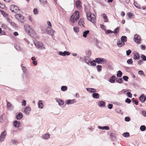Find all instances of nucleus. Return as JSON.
<instances>
[{
	"mask_svg": "<svg viewBox=\"0 0 146 146\" xmlns=\"http://www.w3.org/2000/svg\"><path fill=\"white\" fill-rule=\"evenodd\" d=\"M25 30L32 37L34 38L36 35L35 32L31 28L30 26L28 25H26L24 26Z\"/></svg>",
	"mask_w": 146,
	"mask_h": 146,
	"instance_id": "nucleus-1",
	"label": "nucleus"
},
{
	"mask_svg": "<svg viewBox=\"0 0 146 146\" xmlns=\"http://www.w3.org/2000/svg\"><path fill=\"white\" fill-rule=\"evenodd\" d=\"M79 12L78 11H76L70 17L71 22L74 23L79 18Z\"/></svg>",
	"mask_w": 146,
	"mask_h": 146,
	"instance_id": "nucleus-2",
	"label": "nucleus"
},
{
	"mask_svg": "<svg viewBox=\"0 0 146 146\" xmlns=\"http://www.w3.org/2000/svg\"><path fill=\"white\" fill-rule=\"evenodd\" d=\"M47 24L48 27L46 29V31L48 34L52 36H53L54 35L55 31L51 28L52 26L50 22L49 21H47Z\"/></svg>",
	"mask_w": 146,
	"mask_h": 146,
	"instance_id": "nucleus-3",
	"label": "nucleus"
},
{
	"mask_svg": "<svg viewBox=\"0 0 146 146\" xmlns=\"http://www.w3.org/2000/svg\"><path fill=\"white\" fill-rule=\"evenodd\" d=\"M86 15L87 19L88 20L91 21L93 23L96 22V17L94 14L88 12L86 13Z\"/></svg>",
	"mask_w": 146,
	"mask_h": 146,
	"instance_id": "nucleus-4",
	"label": "nucleus"
},
{
	"mask_svg": "<svg viewBox=\"0 0 146 146\" xmlns=\"http://www.w3.org/2000/svg\"><path fill=\"white\" fill-rule=\"evenodd\" d=\"M34 44L36 47L39 49L43 50L45 49L42 44L39 41L35 40L34 42Z\"/></svg>",
	"mask_w": 146,
	"mask_h": 146,
	"instance_id": "nucleus-5",
	"label": "nucleus"
},
{
	"mask_svg": "<svg viewBox=\"0 0 146 146\" xmlns=\"http://www.w3.org/2000/svg\"><path fill=\"white\" fill-rule=\"evenodd\" d=\"M10 9L11 11L14 13H16L19 11V8L16 6L14 5H11L10 7Z\"/></svg>",
	"mask_w": 146,
	"mask_h": 146,
	"instance_id": "nucleus-6",
	"label": "nucleus"
},
{
	"mask_svg": "<svg viewBox=\"0 0 146 146\" xmlns=\"http://www.w3.org/2000/svg\"><path fill=\"white\" fill-rule=\"evenodd\" d=\"M96 62L98 64H104L107 62L106 59L104 58H99L95 59Z\"/></svg>",
	"mask_w": 146,
	"mask_h": 146,
	"instance_id": "nucleus-7",
	"label": "nucleus"
},
{
	"mask_svg": "<svg viewBox=\"0 0 146 146\" xmlns=\"http://www.w3.org/2000/svg\"><path fill=\"white\" fill-rule=\"evenodd\" d=\"M7 135V131L5 130L3 131L0 135V141L2 142L4 141L5 137Z\"/></svg>",
	"mask_w": 146,
	"mask_h": 146,
	"instance_id": "nucleus-8",
	"label": "nucleus"
},
{
	"mask_svg": "<svg viewBox=\"0 0 146 146\" xmlns=\"http://www.w3.org/2000/svg\"><path fill=\"white\" fill-rule=\"evenodd\" d=\"M31 108L29 106H26L24 110V112L27 115L29 114L31 111Z\"/></svg>",
	"mask_w": 146,
	"mask_h": 146,
	"instance_id": "nucleus-9",
	"label": "nucleus"
},
{
	"mask_svg": "<svg viewBox=\"0 0 146 146\" xmlns=\"http://www.w3.org/2000/svg\"><path fill=\"white\" fill-rule=\"evenodd\" d=\"M135 41L137 43H139L141 39L140 36L137 34H135L134 36Z\"/></svg>",
	"mask_w": 146,
	"mask_h": 146,
	"instance_id": "nucleus-10",
	"label": "nucleus"
},
{
	"mask_svg": "<svg viewBox=\"0 0 146 146\" xmlns=\"http://www.w3.org/2000/svg\"><path fill=\"white\" fill-rule=\"evenodd\" d=\"M58 54L60 55L65 56L66 55L67 56L70 55V53L68 52L65 51H64L63 52H58Z\"/></svg>",
	"mask_w": 146,
	"mask_h": 146,
	"instance_id": "nucleus-11",
	"label": "nucleus"
},
{
	"mask_svg": "<svg viewBox=\"0 0 146 146\" xmlns=\"http://www.w3.org/2000/svg\"><path fill=\"white\" fill-rule=\"evenodd\" d=\"M125 43L123 42L120 39L117 40V45L119 47H121L125 45Z\"/></svg>",
	"mask_w": 146,
	"mask_h": 146,
	"instance_id": "nucleus-12",
	"label": "nucleus"
},
{
	"mask_svg": "<svg viewBox=\"0 0 146 146\" xmlns=\"http://www.w3.org/2000/svg\"><path fill=\"white\" fill-rule=\"evenodd\" d=\"M134 54L133 59L135 60L139 59L140 56L139 54L137 52H135L133 53Z\"/></svg>",
	"mask_w": 146,
	"mask_h": 146,
	"instance_id": "nucleus-13",
	"label": "nucleus"
},
{
	"mask_svg": "<svg viewBox=\"0 0 146 146\" xmlns=\"http://www.w3.org/2000/svg\"><path fill=\"white\" fill-rule=\"evenodd\" d=\"M75 99L67 100L66 101V103L67 104H71L75 103Z\"/></svg>",
	"mask_w": 146,
	"mask_h": 146,
	"instance_id": "nucleus-14",
	"label": "nucleus"
},
{
	"mask_svg": "<svg viewBox=\"0 0 146 146\" xmlns=\"http://www.w3.org/2000/svg\"><path fill=\"white\" fill-rule=\"evenodd\" d=\"M13 124L14 126L16 127H19L21 125L20 123L17 120L14 121Z\"/></svg>",
	"mask_w": 146,
	"mask_h": 146,
	"instance_id": "nucleus-15",
	"label": "nucleus"
},
{
	"mask_svg": "<svg viewBox=\"0 0 146 146\" xmlns=\"http://www.w3.org/2000/svg\"><path fill=\"white\" fill-rule=\"evenodd\" d=\"M102 16L104 19L105 22H109V20L108 18V17L106 14L103 13L102 14Z\"/></svg>",
	"mask_w": 146,
	"mask_h": 146,
	"instance_id": "nucleus-16",
	"label": "nucleus"
},
{
	"mask_svg": "<svg viewBox=\"0 0 146 146\" xmlns=\"http://www.w3.org/2000/svg\"><path fill=\"white\" fill-rule=\"evenodd\" d=\"M146 99V98L143 94H142L139 98V100L142 102H144Z\"/></svg>",
	"mask_w": 146,
	"mask_h": 146,
	"instance_id": "nucleus-17",
	"label": "nucleus"
},
{
	"mask_svg": "<svg viewBox=\"0 0 146 146\" xmlns=\"http://www.w3.org/2000/svg\"><path fill=\"white\" fill-rule=\"evenodd\" d=\"M55 100L57 102L58 104V105L60 106H61V105H62L63 104H64V102L62 101V100L58 99V98H56L55 99Z\"/></svg>",
	"mask_w": 146,
	"mask_h": 146,
	"instance_id": "nucleus-18",
	"label": "nucleus"
},
{
	"mask_svg": "<svg viewBox=\"0 0 146 146\" xmlns=\"http://www.w3.org/2000/svg\"><path fill=\"white\" fill-rule=\"evenodd\" d=\"M86 89V90L89 92L93 93L96 92V90L94 88H87Z\"/></svg>",
	"mask_w": 146,
	"mask_h": 146,
	"instance_id": "nucleus-19",
	"label": "nucleus"
},
{
	"mask_svg": "<svg viewBox=\"0 0 146 146\" xmlns=\"http://www.w3.org/2000/svg\"><path fill=\"white\" fill-rule=\"evenodd\" d=\"M50 135L48 133L45 134L42 136L43 139L45 140H46L49 139L50 138Z\"/></svg>",
	"mask_w": 146,
	"mask_h": 146,
	"instance_id": "nucleus-20",
	"label": "nucleus"
},
{
	"mask_svg": "<svg viewBox=\"0 0 146 146\" xmlns=\"http://www.w3.org/2000/svg\"><path fill=\"white\" fill-rule=\"evenodd\" d=\"M98 105L100 107H104L105 105V102L103 101H100L98 102Z\"/></svg>",
	"mask_w": 146,
	"mask_h": 146,
	"instance_id": "nucleus-21",
	"label": "nucleus"
},
{
	"mask_svg": "<svg viewBox=\"0 0 146 146\" xmlns=\"http://www.w3.org/2000/svg\"><path fill=\"white\" fill-rule=\"evenodd\" d=\"M23 117V114L21 113H19L17 115L16 118L17 119L20 120Z\"/></svg>",
	"mask_w": 146,
	"mask_h": 146,
	"instance_id": "nucleus-22",
	"label": "nucleus"
},
{
	"mask_svg": "<svg viewBox=\"0 0 146 146\" xmlns=\"http://www.w3.org/2000/svg\"><path fill=\"white\" fill-rule=\"evenodd\" d=\"M38 107L40 109H42L43 108V105L42 102L41 100H39L38 102Z\"/></svg>",
	"mask_w": 146,
	"mask_h": 146,
	"instance_id": "nucleus-23",
	"label": "nucleus"
},
{
	"mask_svg": "<svg viewBox=\"0 0 146 146\" xmlns=\"http://www.w3.org/2000/svg\"><path fill=\"white\" fill-rule=\"evenodd\" d=\"M115 79V76H112L109 80V81L111 83H113Z\"/></svg>",
	"mask_w": 146,
	"mask_h": 146,
	"instance_id": "nucleus-24",
	"label": "nucleus"
},
{
	"mask_svg": "<svg viewBox=\"0 0 146 146\" xmlns=\"http://www.w3.org/2000/svg\"><path fill=\"white\" fill-rule=\"evenodd\" d=\"M127 37L125 36H122L121 38V40L123 42H127Z\"/></svg>",
	"mask_w": 146,
	"mask_h": 146,
	"instance_id": "nucleus-25",
	"label": "nucleus"
},
{
	"mask_svg": "<svg viewBox=\"0 0 146 146\" xmlns=\"http://www.w3.org/2000/svg\"><path fill=\"white\" fill-rule=\"evenodd\" d=\"M83 21L82 19H80L79 21L78 25L79 26L82 27H84V26L83 24Z\"/></svg>",
	"mask_w": 146,
	"mask_h": 146,
	"instance_id": "nucleus-26",
	"label": "nucleus"
},
{
	"mask_svg": "<svg viewBox=\"0 0 146 146\" xmlns=\"http://www.w3.org/2000/svg\"><path fill=\"white\" fill-rule=\"evenodd\" d=\"M75 5L77 8H80L81 7V2L79 1H78L75 3Z\"/></svg>",
	"mask_w": 146,
	"mask_h": 146,
	"instance_id": "nucleus-27",
	"label": "nucleus"
},
{
	"mask_svg": "<svg viewBox=\"0 0 146 146\" xmlns=\"http://www.w3.org/2000/svg\"><path fill=\"white\" fill-rule=\"evenodd\" d=\"M89 32L90 31L89 30L84 31L83 33V37L86 38L87 36V35L89 33Z\"/></svg>",
	"mask_w": 146,
	"mask_h": 146,
	"instance_id": "nucleus-28",
	"label": "nucleus"
},
{
	"mask_svg": "<svg viewBox=\"0 0 146 146\" xmlns=\"http://www.w3.org/2000/svg\"><path fill=\"white\" fill-rule=\"evenodd\" d=\"M98 127L99 129H102L108 130L109 129V127L108 126L101 127L99 126H98Z\"/></svg>",
	"mask_w": 146,
	"mask_h": 146,
	"instance_id": "nucleus-29",
	"label": "nucleus"
},
{
	"mask_svg": "<svg viewBox=\"0 0 146 146\" xmlns=\"http://www.w3.org/2000/svg\"><path fill=\"white\" fill-rule=\"evenodd\" d=\"M93 97L96 99H98L99 98L100 96L97 93H94L92 94Z\"/></svg>",
	"mask_w": 146,
	"mask_h": 146,
	"instance_id": "nucleus-30",
	"label": "nucleus"
},
{
	"mask_svg": "<svg viewBox=\"0 0 146 146\" xmlns=\"http://www.w3.org/2000/svg\"><path fill=\"white\" fill-rule=\"evenodd\" d=\"M85 62L88 64H90V62L91 61L90 59L88 57H86L85 58Z\"/></svg>",
	"mask_w": 146,
	"mask_h": 146,
	"instance_id": "nucleus-31",
	"label": "nucleus"
},
{
	"mask_svg": "<svg viewBox=\"0 0 146 146\" xmlns=\"http://www.w3.org/2000/svg\"><path fill=\"white\" fill-rule=\"evenodd\" d=\"M115 80L117 82L120 84H121L122 83L123 80L122 78H119L117 77L116 78Z\"/></svg>",
	"mask_w": 146,
	"mask_h": 146,
	"instance_id": "nucleus-32",
	"label": "nucleus"
},
{
	"mask_svg": "<svg viewBox=\"0 0 146 146\" xmlns=\"http://www.w3.org/2000/svg\"><path fill=\"white\" fill-rule=\"evenodd\" d=\"M96 60H93L90 62L89 65L91 66H96Z\"/></svg>",
	"mask_w": 146,
	"mask_h": 146,
	"instance_id": "nucleus-33",
	"label": "nucleus"
},
{
	"mask_svg": "<svg viewBox=\"0 0 146 146\" xmlns=\"http://www.w3.org/2000/svg\"><path fill=\"white\" fill-rule=\"evenodd\" d=\"M19 21L21 23L23 22L24 21V17L21 15Z\"/></svg>",
	"mask_w": 146,
	"mask_h": 146,
	"instance_id": "nucleus-34",
	"label": "nucleus"
},
{
	"mask_svg": "<svg viewBox=\"0 0 146 146\" xmlns=\"http://www.w3.org/2000/svg\"><path fill=\"white\" fill-rule=\"evenodd\" d=\"M122 75V72L120 70H119L118 71L117 73V77H121Z\"/></svg>",
	"mask_w": 146,
	"mask_h": 146,
	"instance_id": "nucleus-35",
	"label": "nucleus"
},
{
	"mask_svg": "<svg viewBox=\"0 0 146 146\" xmlns=\"http://www.w3.org/2000/svg\"><path fill=\"white\" fill-rule=\"evenodd\" d=\"M110 136V137H111L112 139H114L115 138V134L114 133H111Z\"/></svg>",
	"mask_w": 146,
	"mask_h": 146,
	"instance_id": "nucleus-36",
	"label": "nucleus"
},
{
	"mask_svg": "<svg viewBox=\"0 0 146 146\" xmlns=\"http://www.w3.org/2000/svg\"><path fill=\"white\" fill-rule=\"evenodd\" d=\"M146 127L145 125H142L140 127V129L142 131H144L145 130Z\"/></svg>",
	"mask_w": 146,
	"mask_h": 146,
	"instance_id": "nucleus-37",
	"label": "nucleus"
},
{
	"mask_svg": "<svg viewBox=\"0 0 146 146\" xmlns=\"http://www.w3.org/2000/svg\"><path fill=\"white\" fill-rule=\"evenodd\" d=\"M122 135L125 137H127L129 136V134L128 132H125L123 133Z\"/></svg>",
	"mask_w": 146,
	"mask_h": 146,
	"instance_id": "nucleus-38",
	"label": "nucleus"
},
{
	"mask_svg": "<svg viewBox=\"0 0 146 146\" xmlns=\"http://www.w3.org/2000/svg\"><path fill=\"white\" fill-rule=\"evenodd\" d=\"M67 89V87L66 86H63L61 87V90L63 91H66Z\"/></svg>",
	"mask_w": 146,
	"mask_h": 146,
	"instance_id": "nucleus-39",
	"label": "nucleus"
},
{
	"mask_svg": "<svg viewBox=\"0 0 146 146\" xmlns=\"http://www.w3.org/2000/svg\"><path fill=\"white\" fill-rule=\"evenodd\" d=\"M74 30L76 33H78L79 31V28L77 27H74L73 28Z\"/></svg>",
	"mask_w": 146,
	"mask_h": 146,
	"instance_id": "nucleus-40",
	"label": "nucleus"
},
{
	"mask_svg": "<svg viewBox=\"0 0 146 146\" xmlns=\"http://www.w3.org/2000/svg\"><path fill=\"white\" fill-rule=\"evenodd\" d=\"M102 66L101 65H98L97 66V70L98 72H100L102 70Z\"/></svg>",
	"mask_w": 146,
	"mask_h": 146,
	"instance_id": "nucleus-41",
	"label": "nucleus"
},
{
	"mask_svg": "<svg viewBox=\"0 0 146 146\" xmlns=\"http://www.w3.org/2000/svg\"><path fill=\"white\" fill-rule=\"evenodd\" d=\"M28 18L30 22H32L33 24L34 22L33 19L30 16H28Z\"/></svg>",
	"mask_w": 146,
	"mask_h": 146,
	"instance_id": "nucleus-42",
	"label": "nucleus"
},
{
	"mask_svg": "<svg viewBox=\"0 0 146 146\" xmlns=\"http://www.w3.org/2000/svg\"><path fill=\"white\" fill-rule=\"evenodd\" d=\"M21 15L19 14H18L15 15V17L16 19L19 20V19H20V17H21Z\"/></svg>",
	"mask_w": 146,
	"mask_h": 146,
	"instance_id": "nucleus-43",
	"label": "nucleus"
},
{
	"mask_svg": "<svg viewBox=\"0 0 146 146\" xmlns=\"http://www.w3.org/2000/svg\"><path fill=\"white\" fill-rule=\"evenodd\" d=\"M126 95L129 98H131L132 97V94L130 92H127L126 93Z\"/></svg>",
	"mask_w": 146,
	"mask_h": 146,
	"instance_id": "nucleus-44",
	"label": "nucleus"
},
{
	"mask_svg": "<svg viewBox=\"0 0 146 146\" xmlns=\"http://www.w3.org/2000/svg\"><path fill=\"white\" fill-rule=\"evenodd\" d=\"M134 5L136 7L139 9L140 8V6L139 4H138L137 2H134Z\"/></svg>",
	"mask_w": 146,
	"mask_h": 146,
	"instance_id": "nucleus-45",
	"label": "nucleus"
},
{
	"mask_svg": "<svg viewBox=\"0 0 146 146\" xmlns=\"http://www.w3.org/2000/svg\"><path fill=\"white\" fill-rule=\"evenodd\" d=\"M132 60L131 58L128 60L127 61V63L128 64H132Z\"/></svg>",
	"mask_w": 146,
	"mask_h": 146,
	"instance_id": "nucleus-46",
	"label": "nucleus"
},
{
	"mask_svg": "<svg viewBox=\"0 0 146 146\" xmlns=\"http://www.w3.org/2000/svg\"><path fill=\"white\" fill-rule=\"evenodd\" d=\"M26 105V101L25 100H23L21 102V105L22 106H25Z\"/></svg>",
	"mask_w": 146,
	"mask_h": 146,
	"instance_id": "nucleus-47",
	"label": "nucleus"
},
{
	"mask_svg": "<svg viewBox=\"0 0 146 146\" xmlns=\"http://www.w3.org/2000/svg\"><path fill=\"white\" fill-rule=\"evenodd\" d=\"M129 18L131 19L132 18L133 16V14L132 13H128L127 14Z\"/></svg>",
	"mask_w": 146,
	"mask_h": 146,
	"instance_id": "nucleus-48",
	"label": "nucleus"
},
{
	"mask_svg": "<svg viewBox=\"0 0 146 146\" xmlns=\"http://www.w3.org/2000/svg\"><path fill=\"white\" fill-rule=\"evenodd\" d=\"M119 27H117L115 29V30H114V31H113V33H115V34L117 33L118 31H119Z\"/></svg>",
	"mask_w": 146,
	"mask_h": 146,
	"instance_id": "nucleus-49",
	"label": "nucleus"
},
{
	"mask_svg": "<svg viewBox=\"0 0 146 146\" xmlns=\"http://www.w3.org/2000/svg\"><path fill=\"white\" fill-rule=\"evenodd\" d=\"M105 33L106 34H108L113 33V31L109 30H107L105 31Z\"/></svg>",
	"mask_w": 146,
	"mask_h": 146,
	"instance_id": "nucleus-50",
	"label": "nucleus"
},
{
	"mask_svg": "<svg viewBox=\"0 0 146 146\" xmlns=\"http://www.w3.org/2000/svg\"><path fill=\"white\" fill-rule=\"evenodd\" d=\"M141 57L142 59L143 60H146V57L145 55L143 54H141Z\"/></svg>",
	"mask_w": 146,
	"mask_h": 146,
	"instance_id": "nucleus-51",
	"label": "nucleus"
},
{
	"mask_svg": "<svg viewBox=\"0 0 146 146\" xmlns=\"http://www.w3.org/2000/svg\"><path fill=\"white\" fill-rule=\"evenodd\" d=\"M123 79L125 80V81L127 82L128 81V77L127 76H124L123 77Z\"/></svg>",
	"mask_w": 146,
	"mask_h": 146,
	"instance_id": "nucleus-52",
	"label": "nucleus"
},
{
	"mask_svg": "<svg viewBox=\"0 0 146 146\" xmlns=\"http://www.w3.org/2000/svg\"><path fill=\"white\" fill-rule=\"evenodd\" d=\"M39 1L43 4H46L47 2L46 0H39Z\"/></svg>",
	"mask_w": 146,
	"mask_h": 146,
	"instance_id": "nucleus-53",
	"label": "nucleus"
},
{
	"mask_svg": "<svg viewBox=\"0 0 146 146\" xmlns=\"http://www.w3.org/2000/svg\"><path fill=\"white\" fill-rule=\"evenodd\" d=\"M131 50L129 49L126 51V54L127 56H129L130 54L131 53Z\"/></svg>",
	"mask_w": 146,
	"mask_h": 146,
	"instance_id": "nucleus-54",
	"label": "nucleus"
},
{
	"mask_svg": "<svg viewBox=\"0 0 146 146\" xmlns=\"http://www.w3.org/2000/svg\"><path fill=\"white\" fill-rule=\"evenodd\" d=\"M0 34H1V35H5V32L4 31H2L1 28H0Z\"/></svg>",
	"mask_w": 146,
	"mask_h": 146,
	"instance_id": "nucleus-55",
	"label": "nucleus"
},
{
	"mask_svg": "<svg viewBox=\"0 0 146 146\" xmlns=\"http://www.w3.org/2000/svg\"><path fill=\"white\" fill-rule=\"evenodd\" d=\"M1 27L3 29H6L7 28V26L5 24H3L1 26Z\"/></svg>",
	"mask_w": 146,
	"mask_h": 146,
	"instance_id": "nucleus-56",
	"label": "nucleus"
},
{
	"mask_svg": "<svg viewBox=\"0 0 146 146\" xmlns=\"http://www.w3.org/2000/svg\"><path fill=\"white\" fill-rule=\"evenodd\" d=\"M113 105L111 104H109L108 106V108L111 109L112 108Z\"/></svg>",
	"mask_w": 146,
	"mask_h": 146,
	"instance_id": "nucleus-57",
	"label": "nucleus"
},
{
	"mask_svg": "<svg viewBox=\"0 0 146 146\" xmlns=\"http://www.w3.org/2000/svg\"><path fill=\"white\" fill-rule=\"evenodd\" d=\"M125 120L126 121H129L130 120V119L128 117H126L125 118Z\"/></svg>",
	"mask_w": 146,
	"mask_h": 146,
	"instance_id": "nucleus-58",
	"label": "nucleus"
},
{
	"mask_svg": "<svg viewBox=\"0 0 146 146\" xmlns=\"http://www.w3.org/2000/svg\"><path fill=\"white\" fill-rule=\"evenodd\" d=\"M125 102H126L127 103L129 104L131 103V100L129 98H127L125 100Z\"/></svg>",
	"mask_w": 146,
	"mask_h": 146,
	"instance_id": "nucleus-59",
	"label": "nucleus"
},
{
	"mask_svg": "<svg viewBox=\"0 0 146 146\" xmlns=\"http://www.w3.org/2000/svg\"><path fill=\"white\" fill-rule=\"evenodd\" d=\"M140 47L142 50H145L146 49V47L145 45H141L140 46Z\"/></svg>",
	"mask_w": 146,
	"mask_h": 146,
	"instance_id": "nucleus-60",
	"label": "nucleus"
},
{
	"mask_svg": "<svg viewBox=\"0 0 146 146\" xmlns=\"http://www.w3.org/2000/svg\"><path fill=\"white\" fill-rule=\"evenodd\" d=\"M33 12L35 14L37 15L38 14V11L37 9L36 8H35L33 10Z\"/></svg>",
	"mask_w": 146,
	"mask_h": 146,
	"instance_id": "nucleus-61",
	"label": "nucleus"
},
{
	"mask_svg": "<svg viewBox=\"0 0 146 146\" xmlns=\"http://www.w3.org/2000/svg\"><path fill=\"white\" fill-rule=\"evenodd\" d=\"M138 73L139 75H144V74L143 72L141 70H140L139 71Z\"/></svg>",
	"mask_w": 146,
	"mask_h": 146,
	"instance_id": "nucleus-62",
	"label": "nucleus"
},
{
	"mask_svg": "<svg viewBox=\"0 0 146 146\" xmlns=\"http://www.w3.org/2000/svg\"><path fill=\"white\" fill-rule=\"evenodd\" d=\"M11 142L13 144L16 143H17V141L15 139H11Z\"/></svg>",
	"mask_w": 146,
	"mask_h": 146,
	"instance_id": "nucleus-63",
	"label": "nucleus"
},
{
	"mask_svg": "<svg viewBox=\"0 0 146 146\" xmlns=\"http://www.w3.org/2000/svg\"><path fill=\"white\" fill-rule=\"evenodd\" d=\"M21 67H22V70H23V72H26V68H25V67L24 66H21Z\"/></svg>",
	"mask_w": 146,
	"mask_h": 146,
	"instance_id": "nucleus-64",
	"label": "nucleus"
}]
</instances>
